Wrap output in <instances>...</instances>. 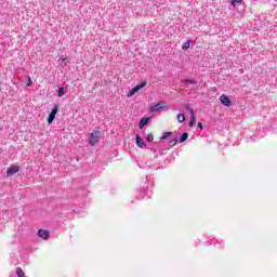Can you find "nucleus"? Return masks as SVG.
<instances>
[{"label": "nucleus", "mask_w": 277, "mask_h": 277, "mask_svg": "<svg viewBox=\"0 0 277 277\" xmlns=\"http://www.w3.org/2000/svg\"><path fill=\"white\" fill-rule=\"evenodd\" d=\"M101 140V131L95 130L90 134V138H89V144L90 146H95L96 144H98Z\"/></svg>", "instance_id": "obj_1"}, {"label": "nucleus", "mask_w": 277, "mask_h": 277, "mask_svg": "<svg viewBox=\"0 0 277 277\" xmlns=\"http://www.w3.org/2000/svg\"><path fill=\"white\" fill-rule=\"evenodd\" d=\"M57 111H60V106L56 104L54 105L53 109L48 116V124H53V120H55V116H57Z\"/></svg>", "instance_id": "obj_2"}, {"label": "nucleus", "mask_w": 277, "mask_h": 277, "mask_svg": "<svg viewBox=\"0 0 277 277\" xmlns=\"http://www.w3.org/2000/svg\"><path fill=\"white\" fill-rule=\"evenodd\" d=\"M148 84V81L144 80L143 82H141L140 84H136L131 91H130V96H133L135 94H137V92L140 90H142V88H146V85Z\"/></svg>", "instance_id": "obj_3"}, {"label": "nucleus", "mask_w": 277, "mask_h": 277, "mask_svg": "<svg viewBox=\"0 0 277 277\" xmlns=\"http://www.w3.org/2000/svg\"><path fill=\"white\" fill-rule=\"evenodd\" d=\"M220 101H221L222 105H224L225 107H230V105H233V101H230V97H228L225 94H222L220 96Z\"/></svg>", "instance_id": "obj_4"}, {"label": "nucleus", "mask_w": 277, "mask_h": 277, "mask_svg": "<svg viewBox=\"0 0 277 277\" xmlns=\"http://www.w3.org/2000/svg\"><path fill=\"white\" fill-rule=\"evenodd\" d=\"M17 172H21V167L19 166H11L6 170L8 176H14V174H16Z\"/></svg>", "instance_id": "obj_5"}, {"label": "nucleus", "mask_w": 277, "mask_h": 277, "mask_svg": "<svg viewBox=\"0 0 277 277\" xmlns=\"http://www.w3.org/2000/svg\"><path fill=\"white\" fill-rule=\"evenodd\" d=\"M38 237H40L41 239H49V237H51V233L47 229H39L38 230Z\"/></svg>", "instance_id": "obj_6"}, {"label": "nucleus", "mask_w": 277, "mask_h": 277, "mask_svg": "<svg viewBox=\"0 0 277 277\" xmlns=\"http://www.w3.org/2000/svg\"><path fill=\"white\" fill-rule=\"evenodd\" d=\"M136 146H138V148H147L146 142H144L140 134H136Z\"/></svg>", "instance_id": "obj_7"}, {"label": "nucleus", "mask_w": 277, "mask_h": 277, "mask_svg": "<svg viewBox=\"0 0 277 277\" xmlns=\"http://www.w3.org/2000/svg\"><path fill=\"white\" fill-rule=\"evenodd\" d=\"M148 122H150V118L148 117H143L140 122H138V128L140 129H144V127H146V124H148Z\"/></svg>", "instance_id": "obj_8"}, {"label": "nucleus", "mask_w": 277, "mask_h": 277, "mask_svg": "<svg viewBox=\"0 0 277 277\" xmlns=\"http://www.w3.org/2000/svg\"><path fill=\"white\" fill-rule=\"evenodd\" d=\"M160 109H163V105L161 102L150 107V111H159Z\"/></svg>", "instance_id": "obj_9"}, {"label": "nucleus", "mask_w": 277, "mask_h": 277, "mask_svg": "<svg viewBox=\"0 0 277 277\" xmlns=\"http://www.w3.org/2000/svg\"><path fill=\"white\" fill-rule=\"evenodd\" d=\"M66 92H68V90L65 87H60L58 91H57V96L60 98H62V96H64V94H66Z\"/></svg>", "instance_id": "obj_10"}, {"label": "nucleus", "mask_w": 277, "mask_h": 277, "mask_svg": "<svg viewBox=\"0 0 277 277\" xmlns=\"http://www.w3.org/2000/svg\"><path fill=\"white\" fill-rule=\"evenodd\" d=\"M187 137H189V133L184 132L181 136H180V144H183L184 142H187Z\"/></svg>", "instance_id": "obj_11"}, {"label": "nucleus", "mask_w": 277, "mask_h": 277, "mask_svg": "<svg viewBox=\"0 0 277 277\" xmlns=\"http://www.w3.org/2000/svg\"><path fill=\"white\" fill-rule=\"evenodd\" d=\"M177 143H179V136H175L171 141H169L168 145L172 148V147L176 146Z\"/></svg>", "instance_id": "obj_12"}, {"label": "nucleus", "mask_w": 277, "mask_h": 277, "mask_svg": "<svg viewBox=\"0 0 277 277\" xmlns=\"http://www.w3.org/2000/svg\"><path fill=\"white\" fill-rule=\"evenodd\" d=\"M183 83H189L190 85H196L198 81L196 79H184Z\"/></svg>", "instance_id": "obj_13"}, {"label": "nucleus", "mask_w": 277, "mask_h": 277, "mask_svg": "<svg viewBox=\"0 0 277 277\" xmlns=\"http://www.w3.org/2000/svg\"><path fill=\"white\" fill-rule=\"evenodd\" d=\"M196 124V115H190V120L188 122V127H194Z\"/></svg>", "instance_id": "obj_14"}, {"label": "nucleus", "mask_w": 277, "mask_h": 277, "mask_svg": "<svg viewBox=\"0 0 277 277\" xmlns=\"http://www.w3.org/2000/svg\"><path fill=\"white\" fill-rule=\"evenodd\" d=\"M16 275H17L18 277H27V276L25 275V272H23V268H22V267H17V268H16Z\"/></svg>", "instance_id": "obj_15"}, {"label": "nucleus", "mask_w": 277, "mask_h": 277, "mask_svg": "<svg viewBox=\"0 0 277 277\" xmlns=\"http://www.w3.org/2000/svg\"><path fill=\"white\" fill-rule=\"evenodd\" d=\"M237 3H238V4L243 3V0H230V5H232L233 8H237Z\"/></svg>", "instance_id": "obj_16"}, {"label": "nucleus", "mask_w": 277, "mask_h": 277, "mask_svg": "<svg viewBox=\"0 0 277 277\" xmlns=\"http://www.w3.org/2000/svg\"><path fill=\"white\" fill-rule=\"evenodd\" d=\"M192 44L190 40L185 41V43L182 45L183 51H187Z\"/></svg>", "instance_id": "obj_17"}, {"label": "nucleus", "mask_w": 277, "mask_h": 277, "mask_svg": "<svg viewBox=\"0 0 277 277\" xmlns=\"http://www.w3.org/2000/svg\"><path fill=\"white\" fill-rule=\"evenodd\" d=\"M185 110L188 111L190 116H196V113L194 111V109H192L189 105H185Z\"/></svg>", "instance_id": "obj_18"}, {"label": "nucleus", "mask_w": 277, "mask_h": 277, "mask_svg": "<svg viewBox=\"0 0 277 277\" xmlns=\"http://www.w3.org/2000/svg\"><path fill=\"white\" fill-rule=\"evenodd\" d=\"M171 135H172V132H164V133L162 134V136L160 137V140H161V141L168 140V137H170Z\"/></svg>", "instance_id": "obj_19"}, {"label": "nucleus", "mask_w": 277, "mask_h": 277, "mask_svg": "<svg viewBox=\"0 0 277 277\" xmlns=\"http://www.w3.org/2000/svg\"><path fill=\"white\" fill-rule=\"evenodd\" d=\"M26 79H27V88H31V85H34V82L31 81V77L30 76H26Z\"/></svg>", "instance_id": "obj_20"}, {"label": "nucleus", "mask_w": 277, "mask_h": 277, "mask_svg": "<svg viewBox=\"0 0 277 277\" xmlns=\"http://www.w3.org/2000/svg\"><path fill=\"white\" fill-rule=\"evenodd\" d=\"M177 122H185V115L184 114H179L177 115Z\"/></svg>", "instance_id": "obj_21"}, {"label": "nucleus", "mask_w": 277, "mask_h": 277, "mask_svg": "<svg viewBox=\"0 0 277 277\" xmlns=\"http://www.w3.org/2000/svg\"><path fill=\"white\" fill-rule=\"evenodd\" d=\"M146 140H147L148 142H153V140H155V136L153 135V133L147 134Z\"/></svg>", "instance_id": "obj_22"}, {"label": "nucleus", "mask_w": 277, "mask_h": 277, "mask_svg": "<svg viewBox=\"0 0 277 277\" xmlns=\"http://www.w3.org/2000/svg\"><path fill=\"white\" fill-rule=\"evenodd\" d=\"M197 127H198V129H200L201 131L205 129V126H202V122H198V123H197Z\"/></svg>", "instance_id": "obj_23"}, {"label": "nucleus", "mask_w": 277, "mask_h": 277, "mask_svg": "<svg viewBox=\"0 0 277 277\" xmlns=\"http://www.w3.org/2000/svg\"><path fill=\"white\" fill-rule=\"evenodd\" d=\"M62 64H64V66H66V58L62 60Z\"/></svg>", "instance_id": "obj_24"}, {"label": "nucleus", "mask_w": 277, "mask_h": 277, "mask_svg": "<svg viewBox=\"0 0 277 277\" xmlns=\"http://www.w3.org/2000/svg\"><path fill=\"white\" fill-rule=\"evenodd\" d=\"M275 1H277V0H275Z\"/></svg>", "instance_id": "obj_25"}]
</instances>
